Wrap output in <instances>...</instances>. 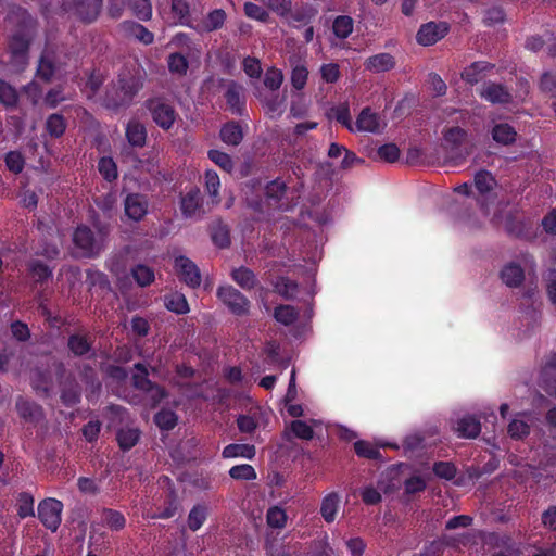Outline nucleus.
Masks as SVG:
<instances>
[{
  "instance_id": "39448f33",
  "label": "nucleus",
  "mask_w": 556,
  "mask_h": 556,
  "mask_svg": "<svg viewBox=\"0 0 556 556\" xmlns=\"http://www.w3.org/2000/svg\"><path fill=\"white\" fill-rule=\"evenodd\" d=\"M63 504L55 498L43 500L38 506V517L50 530L55 531L61 523Z\"/></svg>"
},
{
  "instance_id": "a18cd8bd",
  "label": "nucleus",
  "mask_w": 556,
  "mask_h": 556,
  "mask_svg": "<svg viewBox=\"0 0 556 556\" xmlns=\"http://www.w3.org/2000/svg\"><path fill=\"white\" fill-rule=\"evenodd\" d=\"M267 522L273 528H283L287 522V514L280 507H271L267 511Z\"/></svg>"
},
{
  "instance_id": "680f3d73",
  "label": "nucleus",
  "mask_w": 556,
  "mask_h": 556,
  "mask_svg": "<svg viewBox=\"0 0 556 556\" xmlns=\"http://www.w3.org/2000/svg\"><path fill=\"white\" fill-rule=\"evenodd\" d=\"M34 514V498L27 494L23 493L18 498V515L22 518L30 516Z\"/></svg>"
},
{
  "instance_id": "f3484780",
  "label": "nucleus",
  "mask_w": 556,
  "mask_h": 556,
  "mask_svg": "<svg viewBox=\"0 0 556 556\" xmlns=\"http://www.w3.org/2000/svg\"><path fill=\"white\" fill-rule=\"evenodd\" d=\"M226 20V14L223 10H214L200 23L192 26L199 33L213 31L220 28Z\"/></svg>"
},
{
  "instance_id": "9b49d317",
  "label": "nucleus",
  "mask_w": 556,
  "mask_h": 556,
  "mask_svg": "<svg viewBox=\"0 0 556 556\" xmlns=\"http://www.w3.org/2000/svg\"><path fill=\"white\" fill-rule=\"evenodd\" d=\"M102 0H74L71 11L85 22L94 21L101 10Z\"/></svg>"
},
{
  "instance_id": "9d476101",
  "label": "nucleus",
  "mask_w": 556,
  "mask_h": 556,
  "mask_svg": "<svg viewBox=\"0 0 556 556\" xmlns=\"http://www.w3.org/2000/svg\"><path fill=\"white\" fill-rule=\"evenodd\" d=\"M384 127V121L369 108L362 110L355 125L356 130L366 132H380Z\"/></svg>"
},
{
  "instance_id": "58836bf2",
  "label": "nucleus",
  "mask_w": 556,
  "mask_h": 556,
  "mask_svg": "<svg viewBox=\"0 0 556 556\" xmlns=\"http://www.w3.org/2000/svg\"><path fill=\"white\" fill-rule=\"evenodd\" d=\"M134 14L142 21H148L152 16V5L149 0H127Z\"/></svg>"
},
{
  "instance_id": "de8ad7c7",
  "label": "nucleus",
  "mask_w": 556,
  "mask_h": 556,
  "mask_svg": "<svg viewBox=\"0 0 556 556\" xmlns=\"http://www.w3.org/2000/svg\"><path fill=\"white\" fill-rule=\"evenodd\" d=\"M208 157L212 162H214L217 166L226 172H230L233 167L231 157L227 153H224L219 150L208 151Z\"/></svg>"
},
{
  "instance_id": "49530a36",
  "label": "nucleus",
  "mask_w": 556,
  "mask_h": 556,
  "mask_svg": "<svg viewBox=\"0 0 556 556\" xmlns=\"http://www.w3.org/2000/svg\"><path fill=\"white\" fill-rule=\"evenodd\" d=\"M155 424L164 430L173 429L177 424V417L172 410H161L155 415Z\"/></svg>"
},
{
  "instance_id": "ddd939ff",
  "label": "nucleus",
  "mask_w": 556,
  "mask_h": 556,
  "mask_svg": "<svg viewBox=\"0 0 556 556\" xmlns=\"http://www.w3.org/2000/svg\"><path fill=\"white\" fill-rule=\"evenodd\" d=\"M480 97L491 103H507L510 101L509 92L498 84L490 83L480 89Z\"/></svg>"
},
{
  "instance_id": "f8f14e48",
  "label": "nucleus",
  "mask_w": 556,
  "mask_h": 556,
  "mask_svg": "<svg viewBox=\"0 0 556 556\" xmlns=\"http://www.w3.org/2000/svg\"><path fill=\"white\" fill-rule=\"evenodd\" d=\"M533 424V417L528 413H519L515 415L508 425V433L514 439H522L530 432V427Z\"/></svg>"
},
{
  "instance_id": "b1692460",
  "label": "nucleus",
  "mask_w": 556,
  "mask_h": 556,
  "mask_svg": "<svg viewBox=\"0 0 556 556\" xmlns=\"http://www.w3.org/2000/svg\"><path fill=\"white\" fill-rule=\"evenodd\" d=\"M123 27L129 36L144 45H150L154 40V35L141 24L135 22H124Z\"/></svg>"
},
{
  "instance_id": "5fc2aeb1",
  "label": "nucleus",
  "mask_w": 556,
  "mask_h": 556,
  "mask_svg": "<svg viewBox=\"0 0 556 556\" xmlns=\"http://www.w3.org/2000/svg\"><path fill=\"white\" fill-rule=\"evenodd\" d=\"M267 551L270 556H300L298 555V548L294 545L285 546L273 542L268 544Z\"/></svg>"
},
{
  "instance_id": "2f4dec72",
  "label": "nucleus",
  "mask_w": 556,
  "mask_h": 556,
  "mask_svg": "<svg viewBox=\"0 0 556 556\" xmlns=\"http://www.w3.org/2000/svg\"><path fill=\"white\" fill-rule=\"evenodd\" d=\"M169 72L178 76L186 75L189 64L181 52L170 53L167 59Z\"/></svg>"
},
{
  "instance_id": "052dcab7",
  "label": "nucleus",
  "mask_w": 556,
  "mask_h": 556,
  "mask_svg": "<svg viewBox=\"0 0 556 556\" xmlns=\"http://www.w3.org/2000/svg\"><path fill=\"white\" fill-rule=\"evenodd\" d=\"M320 75L326 83H336L340 77L339 65L336 63L323 64L320 67Z\"/></svg>"
},
{
  "instance_id": "bf43d9fd",
  "label": "nucleus",
  "mask_w": 556,
  "mask_h": 556,
  "mask_svg": "<svg viewBox=\"0 0 556 556\" xmlns=\"http://www.w3.org/2000/svg\"><path fill=\"white\" fill-rule=\"evenodd\" d=\"M5 164L11 172L18 174L24 168V157L21 153L11 151L5 156Z\"/></svg>"
},
{
  "instance_id": "72a5a7b5",
  "label": "nucleus",
  "mask_w": 556,
  "mask_h": 556,
  "mask_svg": "<svg viewBox=\"0 0 556 556\" xmlns=\"http://www.w3.org/2000/svg\"><path fill=\"white\" fill-rule=\"evenodd\" d=\"M207 518V508L203 505H195L188 515V527L191 531L199 530Z\"/></svg>"
},
{
  "instance_id": "20e7f679",
  "label": "nucleus",
  "mask_w": 556,
  "mask_h": 556,
  "mask_svg": "<svg viewBox=\"0 0 556 556\" xmlns=\"http://www.w3.org/2000/svg\"><path fill=\"white\" fill-rule=\"evenodd\" d=\"M137 372L134 375V386L146 393L147 401L155 406L165 397V391L153 384L148 378V371L143 364L138 363L135 365Z\"/></svg>"
},
{
  "instance_id": "6e6d98bb",
  "label": "nucleus",
  "mask_w": 556,
  "mask_h": 556,
  "mask_svg": "<svg viewBox=\"0 0 556 556\" xmlns=\"http://www.w3.org/2000/svg\"><path fill=\"white\" fill-rule=\"evenodd\" d=\"M68 346L75 355H83L90 349V344L86 338L75 334L68 340Z\"/></svg>"
},
{
  "instance_id": "f03ea898",
  "label": "nucleus",
  "mask_w": 556,
  "mask_h": 556,
  "mask_svg": "<svg viewBox=\"0 0 556 556\" xmlns=\"http://www.w3.org/2000/svg\"><path fill=\"white\" fill-rule=\"evenodd\" d=\"M138 83L134 77H121L111 90L106 92V106L118 108L128 104L138 91Z\"/></svg>"
},
{
  "instance_id": "412c9836",
  "label": "nucleus",
  "mask_w": 556,
  "mask_h": 556,
  "mask_svg": "<svg viewBox=\"0 0 556 556\" xmlns=\"http://www.w3.org/2000/svg\"><path fill=\"white\" fill-rule=\"evenodd\" d=\"M201 193L199 189H192L181 198L180 208L186 217H193L200 210Z\"/></svg>"
},
{
  "instance_id": "e433bc0d",
  "label": "nucleus",
  "mask_w": 556,
  "mask_h": 556,
  "mask_svg": "<svg viewBox=\"0 0 556 556\" xmlns=\"http://www.w3.org/2000/svg\"><path fill=\"white\" fill-rule=\"evenodd\" d=\"M274 316L278 323L288 326L296 320L299 312L291 305H280L276 307Z\"/></svg>"
},
{
  "instance_id": "aec40b11",
  "label": "nucleus",
  "mask_w": 556,
  "mask_h": 556,
  "mask_svg": "<svg viewBox=\"0 0 556 556\" xmlns=\"http://www.w3.org/2000/svg\"><path fill=\"white\" fill-rule=\"evenodd\" d=\"M456 432L462 438H476L481 431L480 421L473 416H465L457 421Z\"/></svg>"
},
{
  "instance_id": "423d86ee",
  "label": "nucleus",
  "mask_w": 556,
  "mask_h": 556,
  "mask_svg": "<svg viewBox=\"0 0 556 556\" xmlns=\"http://www.w3.org/2000/svg\"><path fill=\"white\" fill-rule=\"evenodd\" d=\"M175 269L180 279L191 288L201 283V274L198 266L186 256L175 258Z\"/></svg>"
},
{
  "instance_id": "864d4df0",
  "label": "nucleus",
  "mask_w": 556,
  "mask_h": 556,
  "mask_svg": "<svg viewBox=\"0 0 556 556\" xmlns=\"http://www.w3.org/2000/svg\"><path fill=\"white\" fill-rule=\"evenodd\" d=\"M494 178L493 176L485 170L479 172L475 177V185L476 188L481 192H488L490 191L494 186Z\"/></svg>"
},
{
  "instance_id": "69168bd1",
  "label": "nucleus",
  "mask_w": 556,
  "mask_h": 556,
  "mask_svg": "<svg viewBox=\"0 0 556 556\" xmlns=\"http://www.w3.org/2000/svg\"><path fill=\"white\" fill-rule=\"evenodd\" d=\"M378 155L387 162H395L400 156L399 148L393 143H388L378 149Z\"/></svg>"
},
{
  "instance_id": "f257e3e1",
  "label": "nucleus",
  "mask_w": 556,
  "mask_h": 556,
  "mask_svg": "<svg viewBox=\"0 0 556 556\" xmlns=\"http://www.w3.org/2000/svg\"><path fill=\"white\" fill-rule=\"evenodd\" d=\"M104 237L105 233L102 231L94 236L89 227L78 226L73 233L75 254L79 257H93L98 255L103 250Z\"/></svg>"
},
{
  "instance_id": "dca6fc26",
  "label": "nucleus",
  "mask_w": 556,
  "mask_h": 556,
  "mask_svg": "<svg viewBox=\"0 0 556 556\" xmlns=\"http://www.w3.org/2000/svg\"><path fill=\"white\" fill-rule=\"evenodd\" d=\"M340 507V496L336 492H331L324 496L320 505V514L328 523L333 522Z\"/></svg>"
},
{
  "instance_id": "37998d69",
  "label": "nucleus",
  "mask_w": 556,
  "mask_h": 556,
  "mask_svg": "<svg viewBox=\"0 0 556 556\" xmlns=\"http://www.w3.org/2000/svg\"><path fill=\"white\" fill-rule=\"evenodd\" d=\"M283 81V75L280 70L271 67L267 70L264 77V85L271 91H276L280 88Z\"/></svg>"
},
{
  "instance_id": "c85d7f7f",
  "label": "nucleus",
  "mask_w": 556,
  "mask_h": 556,
  "mask_svg": "<svg viewBox=\"0 0 556 556\" xmlns=\"http://www.w3.org/2000/svg\"><path fill=\"white\" fill-rule=\"evenodd\" d=\"M490 67L486 62H473L471 65L466 67L462 73V78L469 84H477L484 76V72Z\"/></svg>"
},
{
  "instance_id": "4468645a",
  "label": "nucleus",
  "mask_w": 556,
  "mask_h": 556,
  "mask_svg": "<svg viewBox=\"0 0 556 556\" xmlns=\"http://www.w3.org/2000/svg\"><path fill=\"white\" fill-rule=\"evenodd\" d=\"M226 102L229 109L237 114H241L244 109L243 88L240 85L230 83L225 93Z\"/></svg>"
},
{
  "instance_id": "4be33fe9",
  "label": "nucleus",
  "mask_w": 556,
  "mask_h": 556,
  "mask_svg": "<svg viewBox=\"0 0 556 556\" xmlns=\"http://www.w3.org/2000/svg\"><path fill=\"white\" fill-rule=\"evenodd\" d=\"M100 520L102 525L106 526L113 531L122 530L126 525V519L121 511L103 508L100 513Z\"/></svg>"
},
{
  "instance_id": "79ce46f5",
  "label": "nucleus",
  "mask_w": 556,
  "mask_h": 556,
  "mask_svg": "<svg viewBox=\"0 0 556 556\" xmlns=\"http://www.w3.org/2000/svg\"><path fill=\"white\" fill-rule=\"evenodd\" d=\"M172 11L177 18V22L182 25H188L190 27L194 26L190 23L189 20V5L184 0H173Z\"/></svg>"
},
{
  "instance_id": "f704fd0d",
  "label": "nucleus",
  "mask_w": 556,
  "mask_h": 556,
  "mask_svg": "<svg viewBox=\"0 0 556 556\" xmlns=\"http://www.w3.org/2000/svg\"><path fill=\"white\" fill-rule=\"evenodd\" d=\"M139 430L137 428L121 429L117 433V441L123 450H130L139 440Z\"/></svg>"
},
{
  "instance_id": "a211bd4d",
  "label": "nucleus",
  "mask_w": 556,
  "mask_h": 556,
  "mask_svg": "<svg viewBox=\"0 0 556 556\" xmlns=\"http://www.w3.org/2000/svg\"><path fill=\"white\" fill-rule=\"evenodd\" d=\"M299 438L301 440H311L314 437V430L311 425L303 420H294L285 429L283 437L287 440H291V437Z\"/></svg>"
},
{
  "instance_id": "7c9ffc66",
  "label": "nucleus",
  "mask_w": 556,
  "mask_h": 556,
  "mask_svg": "<svg viewBox=\"0 0 556 556\" xmlns=\"http://www.w3.org/2000/svg\"><path fill=\"white\" fill-rule=\"evenodd\" d=\"M220 138L227 144L237 146L241 142L243 134L239 125L230 123L220 129Z\"/></svg>"
},
{
  "instance_id": "3c124183",
  "label": "nucleus",
  "mask_w": 556,
  "mask_h": 556,
  "mask_svg": "<svg viewBox=\"0 0 556 556\" xmlns=\"http://www.w3.org/2000/svg\"><path fill=\"white\" fill-rule=\"evenodd\" d=\"M260 99L271 115H280L282 112L283 99H279L277 94L270 97L263 96L260 93Z\"/></svg>"
},
{
  "instance_id": "a878e982",
  "label": "nucleus",
  "mask_w": 556,
  "mask_h": 556,
  "mask_svg": "<svg viewBox=\"0 0 556 556\" xmlns=\"http://www.w3.org/2000/svg\"><path fill=\"white\" fill-rule=\"evenodd\" d=\"M255 456V447L250 444H229L223 450L224 458L243 457L252 459Z\"/></svg>"
},
{
  "instance_id": "cd10ccee",
  "label": "nucleus",
  "mask_w": 556,
  "mask_h": 556,
  "mask_svg": "<svg viewBox=\"0 0 556 556\" xmlns=\"http://www.w3.org/2000/svg\"><path fill=\"white\" fill-rule=\"evenodd\" d=\"M164 305L167 309L176 314H186L189 312V305L186 296L178 292H173L165 295Z\"/></svg>"
},
{
  "instance_id": "0eeeda50",
  "label": "nucleus",
  "mask_w": 556,
  "mask_h": 556,
  "mask_svg": "<svg viewBox=\"0 0 556 556\" xmlns=\"http://www.w3.org/2000/svg\"><path fill=\"white\" fill-rule=\"evenodd\" d=\"M150 111L153 121L163 129H169L176 121V112L174 108L160 99L150 102Z\"/></svg>"
},
{
  "instance_id": "774afa93",
  "label": "nucleus",
  "mask_w": 556,
  "mask_h": 556,
  "mask_svg": "<svg viewBox=\"0 0 556 556\" xmlns=\"http://www.w3.org/2000/svg\"><path fill=\"white\" fill-rule=\"evenodd\" d=\"M243 70L245 74L252 78L260 77L262 73L261 63L255 58H245L243 60Z\"/></svg>"
},
{
  "instance_id": "6ab92c4d",
  "label": "nucleus",
  "mask_w": 556,
  "mask_h": 556,
  "mask_svg": "<svg viewBox=\"0 0 556 556\" xmlns=\"http://www.w3.org/2000/svg\"><path fill=\"white\" fill-rule=\"evenodd\" d=\"M491 135L495 142L507 146L515 142L517 131L507 123H498L492 127Z\"/></svg>"
},
{
  "instance_id": "c756f323",
  "label": "nucleus",
  "mask_w": 556,
  "mask_h": 556,
  "mask_svg": "<svg viewBox=\"0 0 556 556\" xmlns=\"http://www.w3.org/2000/svg\"><path fill=\"white\" fill-rule=\"evenodd\" d=\"M503 282L509 287H517L523 280V270L517 264H508L501 273Z\"/></svg>"
},
{
  "instance_id": "bb28decb",
  "label": "nucleus",
  "mask_w": 556,
  "mask_h": 556,
  "mask_svg": "<svg viewBox=\"0 0 556 556\" xmlns=\"http://www.w3.org/2000/svg\"><path fill=\"white\" fill-rule=\"evenodd\" d=\"M233 281L242 289L250 290L256 285V277L253 271L247 267H239L231 270Z\"/></svg>"
},
{
  "instance_id": "c03bdc74",
  "label": "nucleus",
  "mask_w": 556,
  "mask_h": 556,
  "mask_svg": "<svg viewBox=\"0 0 556 556\" xmlns=\"http://www.w3.org/2000/svg\"><path fill=\"white\" fill-rule=\"evenodd\" d=\"M229 475L232 479L236 480H253L256 478L254 468L248 464L233 466L229 470Z\"/></svg>"
},
{
  "instance_id": "4d7b16f0",
  "label": "nucleus",
  "mask_w": 556,
  "mask_h": 556,
  "mask_svg": "<svg viewBox=\"0 0 556 556\" xmlns=\"http://www.w3.org/2000/svg\"><path fill=\"white\" fill-rule=\"evenodd\" d=\"M98 167H99V172L103 175V177L106 180L111 181L117 177L116 165L112 159L102 157L99 161Z\"/></svg>"
},
{
  "instance_id": "8fccbe9b",
  "label": "nucleus",
  "mask_w": 556,
  "mask_h": 556,
  "mask_svg": "<svg viewBox=\"0 0 556 556\" xmlns=\"http://www.w3.org/2000/svg\"><path fill=\"white\" fill-rule=\"evenodd\" d=\"M332 116L343 126H345L349 130L354 131L355 128L351 123V115L349 106L345 104L339 105L331 110Z\"/></svg>"
},
{
  "instance_id": "603ef678",
  "label": "nucleus",
  "mask_w": 556,
  "mask_h": 556,
  "mask_svg": "<svg viewBox=\"0 0 556 556\" xmlns=\"http://www.w3.org/2000/svg\"><path fill=\"white\" fill-rule=\"evenodd\" d=\"M308 77V71L303 65H298L292 70L291 84L296 90L305 87Z\"/></svg>"
},
{
  "instance_id": "6e6552de",
  "label": "nucleus",
  "mask_w": 556,
  "mask_h": 556,
  "mask_svg": "<svg viewBox=\"0 0 556 556\" xmlns=\"http://www.w3.org/2000/svg\"><path fill=\"white\" fill-rule=\"evenodd\" d=\"M448 30V26L444 22H429L424 24L416 36L417 42L421 46H432L442 39Z\"/></svg>"
},
{
  "instance_id": "1a4fd4ad",
  "label": "nucleus",
  "mask_w": 556,
  "mask_h": 556,
  "mask_svg": "<svg viewBox=\"0 0 556 556\" xmlns=\"http://www.w3.org/2000/svg\"><path fill=\"white\" fill-rule=\"evenodd\" d=\"M149 201L141 193H129L124 200L126 216L135 222L141 220L148 213Z\"/></svg>"
},
{
  "instance_id": "2eb2a0df",
  "label": "nucleus",
  "mask_w": 556,
  "mask_h": 556,
  "mask_svg": "<svg viewBox=\"0 0 556 556\" xmlns=\"http://www.w3.org/2000/svg\"><path fill=\"white\" fill-rule=\"evenodd\" d=\"M394 58L389 53H379L368 58L365 61L366 70L374 73H381L390 71L394 67Z\"/></svg>"
},
{
  "instance_id": "a19ab883",
  "label": "nucleus",
  "mask_w": 556,
  "mask_h": 556,
  "mask_svg": "<svg viewBox=\"0 0 556 556\" xmlns=\"http://www.w3.org/2000/svg\"><path fill=\"white\" fill-rule=\"evenodd\" d=\"M333 33L339 38H346L353 30V20L350 16H338L333 22Z\"/></svg>"
},
{
  "instance_id": "09e8293b",
  "label": "nucleus",
  "mask_w": 556,
  "mask_h": 556,
  "mask_svg": "<svg viewBox=\"0 0 556 556\" xmlns=\"http://www.w3.org/2000/svg\"><path fill=\"white\" fill-rule=\"evenodd\" d=\"M48 132L51 136L60 137L65 130V122L59 114H52L46 123Z\"/></svg>"
},
{
  "instance_id": "0e129e2a",
  "label": "nucleus",
  "mask_w": 556,
  "mask_h": 556,
  "mask_svg": "<svg viewBox=\"0 0 556 556\" xmlns=\"http://www.w3.org/2000/svg\"><path fill=\"white\" fill-rule=\"evenodd\" d=\"M237 425L242 433H251L257 428L258 420L254 416L241 415L237 419Z\"/></svg>"
},
{
  "instance_id": "e2e57ef3",
  "label": "nucleus",
  "mask_w": 556,
  "mask_h": 556,
  "mask_svg": "<svg viewBox=\"0 0 556 556\" xmlns=\"http://www.w3.org/2000/svg\"><path fill=\"white\" fill-rule=\"evenodd\" d=\"M467 132L459 127H452L444 132L446 142L454 147L459 146L466 139Z\"/></svg>"
},
{
  "instance_id": "c9c22d12",
  "label": "nucleus",
  "mask_w": 556,
  "mask_h": 556,
  "mask_svg": "<svg viewBox=\"0 0 556 556\" xmlns=\"http://www.w3.org/2000/svg\"><path fill=\"white\" fill-rule=\"evenodd\" d=\"M275 291L282 295L285 299H293L298 293V285L296 282L286 278L280 277L274 285Z\"/></svg>"
},
{
  "instance_id": "ea45409f",
  "label": "nucleus",
  "mask_w": 556,
  "mask_h": 556,
  "mask_svg": "<svg viewBox=\"0 0 556 556\" xmlns=\"http://www.w3.org/2000/svg\"><path fill=\"white\" fill-rule=\"evenodd\" d=\"M131 275L136 282L141 287L149 286L155 278L154 271L146 265H137L132 268Z\"/></svg>"
},
{
  "instance_id": "393cba45",
  "label": "nucleus",
  "mask_w": 556,
  "mask_h": 556,
  "mask_svg": "<svg viewBox=\"0 0 556 556\" xmlns=\"http://www.w3.org/2000/svg\"><path fill=\"white\" fill-rule=\"evenodd\" d=\"M12 64L20 67L26 64L28 43L21 37H14L10 43Z\"/></svg>"
},
{
  "instance_id": "4c0bfd02",
  "label": "nucleus",
  "mask_w": 556,
  "mask_h": 556,
  "mask_svg": "<svg viewBox=\"0 0 556 556\" xmlns=\"http://www.w3.org/2000/svg\"><path fill=\"white\" fill-rule=\"evenodd\" d=\"M18 94L14 87L4 80H0V102L7 108H14L17 103Z\"/></svg>"
},
{
  "instance_id": "7ed1b4c3",
  "label": "nucleus",
  "mask_w": 556,
  "mask_h": 556,
  "mask_svg": "<svg viewBox=\"0 0 556 556\" xmlns=\"http://www.w3.org/2000/svg\"><path fill=\"white\" fill-rule=\"evenodd\" d=\"M216 294L232 314L243 316L249 313L250 301L232 286L218 287Z\"/></svg>"
},
{
  "instance_id": "338daca9",
  "label": "nucleus",
  "mask_w": 556,
  "mask_h": 556,
  "mask_svg": "<svg viewBox=\"0 0 556 556\" xmlns=\"http://www.w3.org/2000/svg\"><path fill=\"white\" fill-rule=\"evenodd\" d=\"M219 186L220 181L218 175L213 170H207L205 173V187L208 194L216 198L218 195Z\"/></svg>"
},
{
  "instance_id": "473e14b6",
  "label": "nucleus",
  "mask_w": 556,
  "mask_h": 556,
  "mask_svg": "<svg viewBox=\"0 0 556 556\" xmlns=\"http://www.w3.org/2000/svg\"><path fill=\"white\" fill-rule=\"evenodd\" d=\"M16 409L21 417L28 420H35L41 416V408L24 399H18Z\"/></svg>"
},
{
  "instance_id": "13d9d810",
  "label": "nucleus",
  "mask_w": 556,
  "mask_h": 556,
  "mask_svg": "<svg viewBox=\"0 0 556 556\" xmlns=\"http://www.w3.org/2000/svg\"><path fill=\"white\" fill-rule=\"evenodd\" d=\"M433 471L439 478L451 480L456 475V468L452 463L439 462L433 466Z\"/></svg>"
},
{
  "instance_id": "5701e85b",
  "label": "nucleus",
  "mask_w": 556,
  "mask_h": 556,
  "mask_svg": "<svg viewBox=\"0 0 556 556\" xmlns=\"http://www.w3.org/2000/svg\"><path fill=\"white\" fill-rule=\"evenodd\" d=\"M126 137L131 146L142 147L147 139V131L144 126L138 121H130L126 127Z\"/></svg>"
}]
</instances>
